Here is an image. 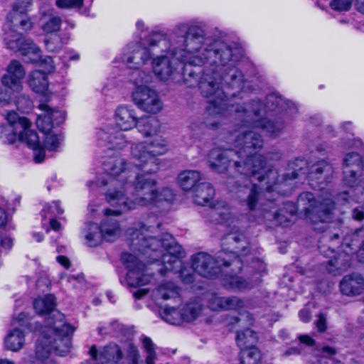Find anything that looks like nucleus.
Listing matches in <instances>:
<instances>
[{"label": "nucleus", "instance_id": "obj_1", "mask_svg": "<svg viewBox=\"0 0 364 364\" xmlns=\"http://www.w3.org/2000/svg\"><path fill=\"white\" fill-rule=\"evenodd\" d=\"M234 139L232 147L225 150L214 149L209 154L210 168L218 173L228 169L232 161L234 168L240 174L236 181L229 178L227 185L230 191L242 187V183L248 190L247 196L241 200V205L247 206L250 212L262 215L269 211V207L264 202L262 188L253 183L255 180L262 183L267 192L276 191L285 194L287 190L283 187L291 186L293 179L308 178L310 186L314 188L322 190V193L315 198L313 193H302L299 195L296 205L292 202H286L279 211L274 213V219L282 225H288L291 218L296 213H304V217L312 223H329L333 218L335 202L332 194L325 190L324 183H328L333 173V168L325 160L317 161L310 167L303 159H296L289 165L292 169L289 172L281 173L277 168H269L268 163L278 161L282 154L275 151L267 154L265 156L258 154L263 146V140L256 130L242 131L231 134Z\"/></svg>", "mask_w": 364, "mask_h": 364}, {"label": "nucleus", "instance_id": "obj_2", "mask_svg": "<svg viewBox=\"0 0 364 364\" xmlns=\"http://www.w3.org/2000/svg\"><path fill=\"white\" fill-rule=\"evenodd\" d=\"M165 38L183 53L178 58L170 50H159L162 54L152 57V70L160 80H174L181 68L184 84L188 87L198 85L204 96L220 92L222 80L235 79V85L240 83L236 50L221 38H206L202 26L179 23L165 33Z\"/></svg>", "mask_w": 364, "mask_h": 364}, {"label": "nucleus", "instance_id": "obj_3", "mask_svg": "<svg viewBox=\"0 0 364 364\" xmlns=\"http://www.w3.org/2000/svg\"><path fill=\"white\" fill-rule=\"evenodd\" d=\"M211 221L225 223L230 228V232L223 239V250L217 259L210 255L199 252L192 257V268L194 272L203 277L212 278L220 272L221 266H230L235 263L240 269L243 262L242 257L249 252V243L245 236V231L250 222H254V215H232L229 205L225 201H216L210 211Z\"/></svg>", "mask_w": 364, "mask_h": 364}, {"label": "nucleus", "instance_id": "obj_4", "mask_svg": "<svg viewBox=\"0 0 364 364\" xmlns=\"http://www.w3.org/2000/svg\"><path fill=\"white\" fill-rule=\"evenodd\" d=\"M156 226L146 223H139L136 227L127 230L129 245L132 250L141 254L145 259L151 262L161 261L163 267L158 269L160 274L166 272H173L179 274V277L186 284L194 281L193 274L182 268L181 258L183 257L182 247L168 233L157 234L161 223H156Z\"/></svg>", "mask_w": 364, "mask_h": 364}, {"label": "nucleus", "instance_id": "obj_5", "mask_svg": "<svg viewBox=\"0 0 364 364\" xmlns=\"http://www.w3.org/2000/svg\"><path fill=\"white\" fill-rule=\"evenodd\" d=\"M55 298L52 294L38 297L33 301L38 314H48L46 326L39 325L41 338L38 340L36 356L41 364H55L50 357L53 351L60 356L67 355L72 349V335L75 328L65 321V316L55 309Z\"/></svg>", "mask_w": 364, "mask_h": 364}, {"label": "nucleus", "instance_id": "obj_6", "mask_svg": "<svg viewBox=\"0 0 364 364\" xmlns=\"http://www.w3.org/2000/svg\"><path fill=\"white\" fill-rule=\"evenodd\" d=\"M139 170L141 173L132 177L134 181L129 189H111L106 193V200L111 206L119 208L121 211H128L138 206L159 207L164 202L173 199L174 193L171 189L163 188L159 190L156 187V181L148 176L151 173Z\"/></svg>", "mask_w": 364, "mask_h": 364}, {"label": "nucleus", "instance_id": "obj_7", "mask_svg": "<svg viewBox=\"0 0 364 364\" xmlns=\"http://www.w3.org/2000/svg\"><path fill=\"white\" fill-rule=\"evenodd\" d=\"M239 74L241 80L238 85L235 84V79L228 81L222 80L219 86L220 92L205 96L209 99L205 116L203 122L194 120L191 122L188 126L190 137L198 139L203 134L205 127L212 129L217 128L221 119L233 112L234 105L230 104V97H235L236 92L242 89L245 82L244 75L240 69Z\"/></svg>", "mask_w": 364, "mask_h": 364}, {"label": "nucleus", "instance_id": "obj_8", "mask_svg": "<svg viewBox=\"0 0 364 364\" xmlns=\"http://www.w3.org/2000/svg\"><path fill=\"white\" fill-rule=\"evenodd\" d=\"M287 102L278 94L272 93L267 96L265 105L259 100H253L246 107L234 105L233 111L244 126H251L254 129H260L269 136L277 137L284 129L282 121L273 122L262 117L267 111L283 110Z\"/></svg>", "mask_w": 364, "mask_h": 364}, {"label": "nucleus", "instance_id": "obj_9", "mask_svg": "<svg viewBox=\"0 0 364 364\" xmlns=\"http://www.w3.org/2000/svg\"><path fill=\"white\" fill-rule=\"evenodd\" d=\"M5 43L8 48L16 52H20L25 57L26 63H37L42 62L45 63V70H34L28 77V85L36 92L45 93L48 87L47 73L54 70L53 60L50 57L42 58L41 50L33 43V41L26 38L22 34L11 30L6 33L4 38Z\"/></svg>", "mask_w": 364, "mask_h": 364}, {"label": "nucleus", "instance_id": "obj_10", "mask_svg": "<svg viewBox=\"0 0 364 364\" xmlns=\"http://www.w3.org/2000/svg\"><path fill=\"white\" fill-rule=\"evenodd\" d=\"M102 198H96L92 200L88 205V210L90 218H94L96 215L103 213L105 218L102 221L99 227L95 223H86L83 229V234L87 244L90 247L97 245L102 239L112 242L121 234V228L118 221L110 218L111 215H120L124 211H121L119 208L117 210L109 208L102 209L101 205Z\"/></svg>", "mask_w": 364, "mask_h": 364}, {"label": "nucleus", "instance_id": "obj_11", "mask_svg": "<svg viewBox=\"0 0 364 364\" xmlns=\"http://www.w3.org/2000/svg\"><path fill=\"white\" fill-rule=\"evenodd\" d=\"M6 119L7 123L0 127V140L4 144H13L18 139L33 151L35 162L41 163L44 160V152L37 133L31 129V122L15 112H9Z\"/></svg>", "mask_w": 364, "mask_h": 364}, {"label": "nucleus", "instance_id": "obj_12", "mask_svg": "<svg viewBox=\"0 0 364 364\" xmlns=\"http://www.w3.org/2000/svg\"><path fill=\"white\" fill-rule=\"evenodd\" d=\"M165 38V33L153 31L144 39L142 43H134L127 46V52L122 56V60L129 68L138 69L146 65L159 50H170L178 58L183 51H176Z\"/></svg>", "mask_w": 364, "mask_h": 364}, {"label": "nucleus", "instance_id": "obj_13", "mask_svg": "<svg viewBox=\"0 0 364 364\" xmlns=\"http://www.w3.org/2000/svg\"><path fill=\"white\" fill-rule=\"evenodd\" d=\"M169 149L168 142L164 137H158L151 143L141 142L131 146V156L136 169L146 173H156L159 169L158 156L166 154Z\"/></svg>", "mask_w": 364, "mask_h": 364}, {"label": "nucleus", "instance_id": "obj_14", "mask_svg": "<svg viewBox=\"0 0 364 364\" xmlns=\"http://www.w3.org/2000/svg\"><path fill=\"white\" fill-rule=\"evenodd\" d=\"M363 171L351 168H344L343 171V183L347 190L341 191L336 195V201L355 202L360 204L353 210L352 218L358 221L364 219V176Z\"/></svg>", "mask_w": 364, "mask_h": 364}, {"label": "nucleus", "instance_id": "obj_15", "mask_svg": "<svg viewBox=\"0 0 364 364\" xmlns=\"http://www.w3.org/2000/svg\"><path fill=\"white\" fill-rule=\"evenodd\" d=\"M90 364H122L124 358L129 362L140 360L137 347L130 341L123 343L122 346L109 343L100 350L92 346L90 350Z\"/></svg>", "mask_w": 364, "mask_h": 364}, {"label": "nucleus", "instance_id": "obj_16", "mask_svg": "<svg viewBox=\"0 0 364 364\" xmlns=\"http://www.w3.org/2000/svg\"><path fill=\"white\" fill-rule=\"evenodd\" d=\"M39 108L44 113L38 117L36 125L39 130L45 134L44 146L39 141L45 156V149L48 151H57L63 141L61 135L53 131V128L55 125L58 126L63 122L65 113L59 109H50L46 104L40 105Z\"/></svg>", "mask_w": 364, "mask_h": 364}, {"label": "nucleus", "instance_id": "obj_17", "mask_svg": "<svg viewBox=\"0 0 364 364\" xmlns=\"http://www.w3.org/2000/svg\"><path fill=\"white\" fill-rule=\"evenodd\" d=\"M122 260L128 270L125 279L127 287H138L156 282L157 279L152 269L146 267L136 256L124 253Z\"/></svg>", "mask_w": 364, "mask_h": 364}, {"label": "nucleus", "instance_id": "obj_18", "mask_svg": "<svg viewBox=\"0 0 364 364\" xmlns=\"http://www.w3.org/2000/svg\"><path fill=\"white\" fill-rule=\"evenodd\" d=\"M126 161L124 159L115 156L109 158L103 162L105 171L111 176L109 188L107 192L111 189H119L124 191V189H129L132 186V183L137 173L136 171L129 170V168L125 167Z\"/></svg>", "mask_w": 364, "mask_h": 364}, {"label": "nucleus", "instance_id": "obj_19", "mask_svg": "<svg viewBox=\"0 0 364 364\" xmlns=\"http://www.w3.org/2000/svg\"><path fill=\"white\" fill-rule=\"evenodd\" d=\"M25 71L17 60H12L7 68V73L2 77L3 88L0 89V105L2 106L9 104L12 99V93L21 91L22 79Z\"/></svg>", "mask_w": 364, "mask_h": 364}, {"label": "nucleus", "instance_id": "obj_20", "mask_svg": "<svg viewBox=\"0 0 364 364\" xmlns=\"http://www.w3.org/2000/svg\"><path fill=\"white\" fill-rule=\"evenodd\" d=\"M363 232L364 226L353 232L350 235L352 238L351 243L349 242L350 236L348 235L343 238V242L342 244V250L343 252L338 254V256H334L333 259L328 261V270L331 274L335 276L341 274L350 266V255L354 254V250L358 247V237Z\"/></svg>", "mask_w": 364, "mask_h": 364}, {"label": "nucleus", "instance_id": "obj_21", "mask_svg": "<svg viewBox=\"0 0 364 364\" xmlns=\"http://www.w3.org/2000/svg\"><path fill=\"white\" fill-rule=\"evenodd\" d=\"M132 102L141 111L156 114L163 109L158 92L150 87H139L131 92Z\"/></svg>", "mask_w": 364, "mask_h": 364}, {"label": "nucleus", "instance_id": "obj_22", "mask_svg": "<svg viewBox=\"0 0 364 364\" xmlns=\"http://www.w3.org/2000/svg\"><path fill=\"white\" fill-rule=\"evenodd\" d=\"M29 317L24 313H21L16 318H14L11 326L14 329L11 330L5 338L4 343L6 349L12 351L19 350L24 343V336L19 327H27L34 331H38L39 325L36 322L31 323Z\"/></svg>", "mask_w": 364, "mask_h": 364}, {"label": "nucleus", "instance_id": "obj_23", "mask_svg": "<svg viewBox=\"0 0 364 364\" xmlns=\"http://www.w3.org/2000/svg\"><path fill=\"white\" fill-rule=\"evenodd\" d=\"M262 304L259 301L245 302L237 296H219L215 294L210 295L208 298V307L213 311L240 309L244 306L255 310L261 308Z\"/></svg>", "mask_w": 364, "mask_h": 364}, {"label": "nucleus", "instance_id": "obj_24", "mask_svg": "<svg viewBox=\"0 0 364 364\" xmlns=\"http://www.w3.org/2000/svg\"><path fill=\"white\" fill-rule=\"evenodd\" d=\"M122 130H114L109 126H105L96 132V138L100 145L109 149L121 150L127 147L129 140Z\"/></svg>", "mask_w": 364, "mask_h": 364}, {"label": "nucleus", "instance_id": "obj_25", "mask_svg": "<svg viewBox=\"0 0 364 364\" xmlns=\"http://www.w3.org/2000/svg\"><path fill=\"white\" fill-rule=\"evenodd\" d=\"M54 9L49 3H43L39 9V23L42 31L47 34L57 33L61 27L62 19L53 14Z\"/></svg>", "mask_w": 364, "mask_h": 364}, {"label": "nucleus", "instance_id": "obj_26", "mask_svg": "<svg viewBox=\"0 0 364 364\" xmlns=\"http://www.w3.org/2000/svg\"><path fill=\"white\" fill-rule=\"evenodd\" d=\"M114 119L118 128L122 131H129L137 126L139 117L132 106L124 105L116 108Z\"/></svg>", "mask_w": 364, "mask_h": 364}, {"label": "nucleus", "instance_id": "obj_27", "mask_svg": "<svg viewBox=\"0 0 364 364\" xmlns=\"http://www.w3.org/2000/svg\"><path fill=\"white\" fill-rule=\"evenodd\" d=\"M340 288L341 292L348 296L364 294V274L354 272L345 276Z\"/></svg>", "mask_w": 364, "mask_h": 364}, {"label": "nucleus", "instance_id": "obj_28", "mask_svg": "<svg viewBox=\"0 0 364 364\" xmlns=\"http://www.w3.org/2000/svg\"><path fill=\"white\" fill-rule=\"evenodd\" d=\"M136 128L143 136H151L159 132L161 123L156 117H145L139 118Z\"/></svg>", "mask_w": 364, "mask_h": 364}, {"label": "nucleus", "instance_id": "obj_29", "mask_svg": "<svg viewBox=\"0 0 364 364\" xmlns=\"http://www.w3.org/2000/svg\"><path fill=\"white\" fill-rule=\"evenodd\" d=\"M200 180V173L195 170H185L181 172L178 176V184L185 191L194 190Z\"/></svg>", "mask_w": 364, "mask_h": 364}, {"label": "nucleus", "instance_id": "obj_30", "mask_svg": "<svg viewBox=\"0 0 364 364\" xmlns=\"http://www.w3.org/2000/svg\"><path fill=\"white\" fill-rule=\"evenodd\" d=\"M25 11V8L18 6V4H14L11 11L7 16V21L14 26H16L19 24L21 28L24 31L31 29L32 23L29 18L23 16Z\"/></svg>", "mask_w": 364, "mask_h": 364}, {"label": "nucleus", "instance_id": "obj_31", "mask_svg": "<svg viewBox=\"0 0 364 364\" xmlns=\"http://www.w3.org/2000/svg\"><path fill=\"white\" fill-rule=\"evenodd\" d=\"M194 202L199 205L210 204V200L215 196V190L209 183H199L193 190Z\"/></svg>", "mask_w": 364, "mask_h": 364}, {"label": "nucleus", "instance_id": "obj_32", "mask_svg": "<svg viewBox=\"0 0 364 364\" xmlns=\"http://www.w3.org/2000/svg\"><path fill=\"white\" fill-rule=\"evenodd\" d=\"M179 295L178 287L173 282H162L154 291V296L156 301L176 299Z\"/></svg>", "mask_w": 364, "mask_h": 364}, {"label": "nucleus", "instance_id": "obj_33", "mask_svg": "<svg viewBox=\"0 0 364 364\" xmlns=\"http://www.w3.org/2000/svg\"><path fill=\"white\" fill-rule=\"evenodd\" d=\"M162 318L167 323L178 325L184 321L190 320L193 316L188 315L185 312L182 314L181 306L178 309L166 306L162 311Z\"/></svg>", "mask_w": 364, "mask_h": 364}, {"label": "nucleus", "instance_id": "obj_34", "mask_svg": "<svg viewBox=\"0 0 364 364\" xmlns=\"http://www.w3.org/2000/svg\"><path fill=\"white\" fill-rule=\"evenodd\" d=\"M142 348L146 353V364H168L167 362H160L156 353V346L151 339L147 336H142L140 338Z\"/></svg>", "mask_w": 364, "mask_h": 364}, {"label": "nucleus", "instance_id": "obj_35", "mask_svg": "<svg viewBox=\"0 0 364 364\" xmlns=\"http://www.w3.org/2000/svg\"><path fill=\"white\" fill-rule=\"evenodd\" d=\"M257 341V336L256 333L250 328L237 331L236 342L241 349L254 346Z\"/></svg>", "mask_w": 364, "mask_h": 364}, {"label": "nucleus", "instance_id": "obj_36", "mask_svg": "<svg viewBox=\"0 0 364 364\" xmlns=\"http://www.w3.org/2000/svg\"><path fill=\"white\" fill-rule=\"evenodd\" d=\"M152 80L153 76L149 71L139 69L133 72L131 78V81L134 85V89H136L139 87H149L148 84L151 83Z\"/></svg>", "mask_w": 364, "mask_h": 364}, {"label": "nucleus", "instance_id": "obj_37", "mask_svg": "<svg viewBox=\"0 0 364 364\" xmlns=\"http://www.w3.org/2000/svg\"><path fill=\"white\" fill-rule=\"evenodd\" d=\"M262 355L260 351L255 346L242 349L241 363L242 364H259Z\"/></svg>", "mask_w": 364, "mask_h": 364}, {"label": "nucleus", "instance_id": "obj_38", "mask_svg": "<svg viewBox=\"0 0 364 364\" xmlns=\"http://www.w3.org/2000/svg\"><path fill=\"white\" fill-rule=\"evenodd\" d=\"M44 43L47 50L52 53L59 51L64 44L63 38L58 33L47 34Z\"/></svg>", "mask_w": 364, "mask_h": 364}, {"label": "nucleus", "instance_id": "obj_39", "mask_svg": "<svg viewBox=\"0 0 364 364\" xmlns=\"http://www.w3.org/2000/svg\"><path fill=\"white\" fill-rule=\"evenodd\" d=\"M363 166L361 157L358 153H348L343 159V169L351 168L358 171H363Z\"/></svg>", "mask_w": 364, "mask_h": 364}, {"label": "nucleus", "instance_id": "obj_40", "mask_svg": "<svg viewBox=\"0 0 364 364\" xmlns=\"http://www.w3.org/2000/svg\"><path fill=\"white\" fill-rule=\"evenodd\" d=\"M224 285L232 289L244 290L250 289L254 287V284L246 281L241 277L231 276L229 279L224 282Z\"/></svg>", "mask_w": 364, "mask_h": 364}, {"label": "nucleus", "instance_id": "obj_41", "mask_svg": "<svg viewBox=\"0 0 364 364\" xmlns=\"http://www.w3.org/2000/svg\"><path fill=\"white\" fill-rule=\"evenodd\" d=\"M181 307L182 314L185 312L188 315L191 314V316H193V318L186 321V322H191L196 319L200 315L202 311L200 304L196 301H191L181 304Z\"/></svg>", "mask_w": 364, "mask_h": 364}, {"label": "nucleus", "instance_id": "obj_42", "mask_svg": "<svg viewBox=\"0 0 364 364\" xmlns=\"http://www.w3.org/2000/svg\"><path fill=\"white\" fill-rule=\"evenodd\" d=\"M63 213V209L60 207L59 201H53L50 204L44 206L42 210L43 218L60 215Z\"/></svg>", "mask_w": 364, "mask_h": 364}, {"label": "nucleus", "instance_id": "obj_43", "mask_svg": "<svg viewBox=\"0 0 364 364\" xmlns=\"http://www.w3.org/2000/svg\"><path fill=\"white\" fill-rule=\"evenodd\" d=\"M55 5L61 9H79L83 5V0H55Z\"/></svg>", "mask_w": 364, "mask_h": 364}, {"label": "nucleus", "instance_id": "obj_44", "mask_svg": "<svg viewBox=\"0 0 364 364\" xmlns=\"http://www.w3.org/2000/svg\"><path fill=\"white\" fill-rule=\"evenodd\" d=\"M353 0H333L331 2V7L336 11H346L351 6Z\"/></svg>", "mask_w": 364, "mask_h": 364}, {"label": "nucleus", "instance_id": "obj_45", "mask_svg": "<svg viewBox=\"0 0 364 364\" xmlns=\"http://www.w3.org/2000/svg\"><path fill=\"white\" fill-rule=\"evenodd\" d=\"M335 354L336 350L328 346L323 347L321 350H317L315 353V355L319 358L317 360L318 363H321V359L331 358Z\"/></svg>", "mask_w": 364, "mask_h": 364}, {"label": "nucleus", "instance_id": "obj_46", "mask_svg": "<svg viewBox=\"0 0 364 364\" xmlns=\"http://www.w3.org/2000/svg\"><path fill=\"white\" fill-rule=\"evenodd\" d=\"M62 279L65 280L67 283L70 284L74 288H77L84 282L83 277L80 274H77V276L68 275L64 278H62Z\"/></svg>", "mask_w": 364, "mask_h": 364}, {"label": "nucleus", "instance_id": "obj_47", "mask_svg": "<svg viewBox=\"0 0 364 364\" xmlns=\"http://www.w3.org/2000/svg\"><path fill=\"white\" fill-rule=\"evenodd\" d=\"M0 246L1 251H4L6 253L8 252L13 246V239L9 235H1Z\"/></svg>", "mask_w": 364, "mask_h": 364}, {"label": "nucleus", "instance_id": "obj_48", "mask_svg": "<svg viewBox=\"0 0 364 364\" xmlns=\"http://www.w3.org/2000/svg\"><path fill=\"white\" fill-rule=\"evenodd\" d=\"M7 202L4 198H0V227L4 226L8 222V215L6 213L5 208Z\"/></svg>", "mask_w": 364, "mask_h": 364}, {"label": "nucleus", "instance_id": "obj_49", "mask_svg": "<svg viewBox=\"0 0 364 364\" xmlns=\"http://www.w3.org/2000/svg\"><path fill=\"white\" fill-rule=\"evenodd\" d=\"M326 318L324 317L323 315L322 314H320L318 317V319L316 321V327L318 328V330L321 332H323L326 330Z\"/></svg>", "mask_w": 364, "mask_h": 364}, {"label": "nucleus", "instance_id": "obj_50", "mask_svg": "<svg viewBox=\"0 0 364 364\" xmlns=\"http://www.w3.org/2000/svg\"><path fill=\"white\" fill-rule=\"evenodd\" d=\"M299 316L303 322H309L310 321V312L306 308L301 309L299 313Z\"/></svg>", "mask_w": 364, "mask_h": 364}, {"label": "nucleus", "instance_id": "obj_51", "mask_svg": "<svg viewBox=\"0 0 364 364\" xmlns=\"http://www.w3.org/2000/svg\"><path fill=\"white\" fill-rule=\"evenodd\" d=\"M300 342L306 344V346H314V341L309 336L303 335L299 337Z\"/></svg>", "mask_w": 364, "mask_h": 364}, {"label": "nucleus", "instance_id": "obj_52", "mask_svg": "<svg viewBox=\"0 0 364 364\" xmlns=\"http://www.w3.org/2000/svg\"><path fill=\"white\" fill-rule=\"evenodd\" d=\"M356 256L359 262H364V240L362 242L359 250L356 251Z\"/></svg>", "mask_w": 364, "mask_h": 364}, {"label": "nucleus", "instance_id": "obj_53", "mask_svg": "<svg viewBox=\"0 0 364 364\" xmlns=\"http://www.w3.org/2000/svg\"><path fill=\"white\" fill-rule=\"evenodd\" d=\"M58 263H60L63 267L65 268H68L70 266V261L69 259L65 257V256H58L56 258Z\"/></svg>", "mask_w": 364, "mask_h": 364}, {"label": "nucleus", "instance_id": "obj_54", "mask_svg": "<svg viewBox=\"0 0 364 364\" xmlns=\"http://www.w3.org/2000/svg\"><path fill=\"white\" fill-rule=\"evenodd\" d=\"M64 58L70 60H75L79 58V55L77 53H76L73 50H70L66 51Z\"/></svg>", "mask_w": 364, "mask_h": 364}, {"label": "nucleus", "instance_id": "obj_55", "mask_svg": "<svg viewBox=\"0 0 364 364\" xmlns=\"http://www.w3.org/2000/svg\"><path fill=\"white\" fill-rule=\"evenodd\" d=\"M148 293V290L146 289H139L133 293V295L136 299H141Z\"/></svg>", "mask_w": 364, "mask_h": 364}, {"label": "nucleus", "instance_id": "obj_56", "mask_svg": "<svg viewBox=\"0 0 364 364\" xmlns=\"http://www.w3.org/2000/svg\"><path fill=\"white\" fill-rule=\"evenodd\" d=\"M50 225L51 228L55 231H58L60 228V223L54 218H50Z\"/></svg>", "mask_w": 364, "mask_h": 364}, {"label": "nucleus", "instance_id": "obj_57", "mask_svg": "<svg viewBox=\"0 0 364 364\" xmlns=\"http://www.w3.org/2000/svg\"><path fill=\"white\" fill-rule=\"evenodd\" d=\"M355 6L359 12L364 14V0H356Z\"/></svg>", "mask_w": 364, "mask_h": 364}, {"label": "nucleus", "instance_id": "obj_58", "mask_svg": "<svg viewBox=\"0 0 364 364\" xmlns=\"http://www.w3.org/2000/svg\"><path fill=\"white\" fill-rule=\"evenodd\" d=\"M98 333L100 335L112 333V332L109 331V328L106 327V326H99L98 327Z\"/></svg>", "mask_w": 364, "mask_h": 364}, {"label": "nucleus", "instance_id": "obj_59", "mask_svg": "<svg viewBox=\"0 0 364 364\" xmlns=\"http://www.w3.org/2000/svg\"><path fill=\"white\" fill-rule=\"evenodd\" d=\"M136 26L138 30L142 31L144 29V28H145V24H144L143 21L139 20V21H136Z\"/></svg>", "mask_w": 364, "mask_h": 364}, {"label": "nucleus", "instance_id": "obj_60", "mask_svg": "<svg viewBox=\"0 0 364 364\" xmlns=\"http://www.w3.org/2000/svg\"><path fill=\"white\" fill-rule=\"evenodd\" d=\"M298 353H299V351L296 348H292L287 350L285 353V355H290L298 354Z\"/></svg>", "mask_w": 364, "mask_h": 364}, {"label": "nucleus", "instance_id": "obj_61", "mask_svg": "<svg viewBox=\"0 0 364 364\" xmlns=\"http://www.w3.org/2000/svg\"><path fill=\"white\" fill-rule=\"evenodd\" d=\"M328 237L331 240L338 239L340 237V230H337L336 231L333 232L332 235H329Z\"/></svg>", "mask_w": 364, "mask_h": 364}, {"label": "nucleus", "instance_id": "obj_62", "mask_svg": "<svg viewBox=\"0 0 364 364\" xmlns=\"http://www.w3.org/2000/svg\"><path fill=\"white\" fill-rule=\"evenodd\" d=\"M33 237L38 242L43 240V237L41 233H33Z\"/></svg>", "mask_w": 364, "mask_h": 364}, {"label": "nucleus", "instance_id": "obj_63", "mask_svg": "<svg viewBox=\"0 0 364 364\" xmlns=\"http://www.w3.org/2000/svg\"><path fill=\"white\" fill-rule=\"evenodd\" d=\"M0 364H16L14 361L7 358H0Z\"/></svg>", "mask_w": 364, "mask_h": 364}, {"label": "nucleus", "instance_id": "obj_64", "mask_svg": "<svg viewBox=\"0 0 364 364\" xmlns=\"http://www.w3.org/2000/svg\"><path fill=\"white\" fill-rule=\"evenodd\" d=\"M287 331L285 330H282L280 331V336L285 339L287 337Z\"/></svg>", "mask_w": 364, "mask_h": 364}]
</instances>
